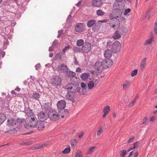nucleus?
Masks as SVG:
<instances>
[{
    "label": "nucleus",
    "mask_w": 157,
    "mask_h": 157,
    "mask_svg": "<svg viewBox=\"0 0 157 157\" xmlns=\"http://www.w3.org/2000/svg\"><path fill=\"white\" fill-rule=\"evenodd\" d=\"M37 121V119L35 117H28L26 119L25 123L26 127H35Z\"/></svg>",
    "instance_id": "nucleus-1"
},
{
    "label": "nucleus",
    "mask_w": 157,
    "mask_h": 157,
    "mask_svg": "<svg viewBox=\"0 0 157 157\" xmlns=\"http://www.w3.org/2000/svg\"><path fill=\"white\" fill-rule=\"evenodd\" d=\"M65 87L68 92L73 93H76L79 90L76 85L72 83H68Z\"/></svg>",
    "instance_id": "nucleus-2"
},
{
    "label": "nucleus",
    "mask_w": 157,
    "mask_h": 157,
    "mask_svg": "<svg viewBox=\"0 0 157 157\" xmlns=\"http://www.w3.org/2000/svg\"><path fill=\"white\" fill-rule=\"evenodd\" d=\"M61 82L60 78L58 76H54L50 80V83L54 86L59 85Z\"/></svg>",
    "instance_id": "nucleus-3"
},
{
    "label": "nucleus",
    "mask_w": 157,
    "mask_h": 157,
    "mask_svg": "<svg viewBox=\"0 0 157 157\" xmlns=\"http://www.w3.org/2000/svg\"><path fill=\"white\" fill-rule=\"evenodd\" d=\"M48 116L50 119L53 121H57L59 118V115L57 112L52 110L49 111Z\"/></svg>",
    "instance_id": "nucleus-4"
},
{
    "label": "nucleus",
    "mask_w": 157,
    "mask_h": 157,
    "mask_svg": "<svg viewBox=\"0 0 157 157\" xmlns=\"http://www.w3.org/2000/svg\"><path fill=\"white\" fill-rule=\"evenodd\" d=\"M121 48L120 43L117 40H116L112 45L111 49L112 51L116 53L120 51Z\"/></svg>",
    "instance_id": "nucleus-5"
},
{
    "label": "nucleus",
    "mask_w": 157,
    "mask_h": 157,
    "mask_svg": "<svg viewBox=\"0 0 157 157\" xmlns=\"http://www.w3.org/2000/svg\"><path fill=\"white\" fill-rule=\"evenodd\" d=\"M86 26L83 23H79L77 24L75 27V30L76 32L81 33L85 30Z\"/></svg>",
    "instance_id": "nucleus-6"
},
{
    "label": "nucleus",
    "mask_w": 157,
    "mask_h": 157,
    "mask_svg": "<svg viewBox=\"0 0 157 157\" xmlns=\"http://www.w3.org/2000/svg\"><path fill=\"white\" fill-rule=\"evenodd\" d=\"M122 13L121 10H118V12L116 10H113L112 13L109 15V18L111 20L117 19L121 16Z\"/></svg>",
    "instance_id": "nucleus-7"
},
{
    "label": "nucleus",
    "mask_w": 157,
    "mask_h": 157,
    "mask_svg": "<svg viewBox=\"0 0 157 157\" xmlns=\"http://www.w3.org/2000/svg\"><path fill=\"white\" fill-rule=\"evenodd\" d=\"M91 44L90 43L85 42L82 47V50L85 53H88L91 50Z\"/></svg>",
    "instance_id": "nucleus-8"
},
{
    "label": "nucleus",
    "mask_w": 157,
    "mask_h": 157,
    "mask_svg": "<svg viewBox=\"0 0 157 157\" xmlns=\"http://www.w3.org/2000/svg\"><path fill=\"white\" fill-rule=\"evenodd\" d=\"M103 69H105L111 66L113 63L112 60L110 59H105L103 62Z\"/></svg>",
    "instance_id": "nucleus-9"
},
{
    "label": "nucleus",
    "mask_w": 157,
    "mask_h": 157,
    "mask_svg": "<svg viewBox=\"0 0 157 157\" xmlns=\"http://www.w3.org/2000/svg\"><path fill=\"white\" fill-rule=\"evenodd\" d=\"M45 124V122L42 121H37L35 127L37 128L38 130H42L44 128Z\"/></svg>",
    "instance_id": "nucleus-10"
},
{
    "label": "nucleus",
    "mask_w": 157,
    "mask_h": 157,
    "mask_svg": "<svg viewBox=\"0 0 157 157\" xmlns=\"http://www.w3.org/2000/svg\"><path fill=\"white\" fill-rule=\"evenodd\" d=\"M38 117L40 121H43L47 119L48 117V114L46 112H40L38 114Z\"/></svg>",
    "instance_id": "nucleus-11"
},
{
    "label": "nucleus",
    "mask_w": 157,
    "mask_h": 157,
    "mask_svg": "<svg viewBox=\"0 0 157 157\" xmlns=\"http://www.w3.org/2000/svg\"><path fill=\"white\" fill-rule=\"evenodd\" d=\"M102 63V62L100 61L96 62L94 65L95 69L98 71H101L102 69H103V64Z\"/></svg>",
    "instance_id": "nucleus-12"
},
{
    "label": "nucleus",
    "mask_w": 157,
    "mask_h": 157,
    "mask_svg": "<svg viewBox=\"0 0 157 157\" xmlns=\"http://www.w3.org/2000/svg\"><path fill=\"white\" fill-rule=\"evenodd\" d=\"M66 105V102L64 100L60 101L57 104L58 109L61 110L63 109L65 107Z\"/></svg>",
    "instance_id": "nucleus-13"
},
{
    "label": "nucleus",
    "mask_w": 157,
    "mask_h": 157,
    "mask_svg": "<svg viewBox=\"0 0 157 157\" xmlns=\"http://www.w3.org/2000/svg\"><path fill=\"white\" fill-rule=\"evenodd\" d=\"M122 30H117L116 31L115 33H114L112 36V37L115 40L118 39L121 37V35L123 34Z\"/></svg>",
    "instance_id": "nucleus-14"
},
{
    "label": "nucleus",
    "mask_w": 157,
    "mask_h": 157,
    "mask_svg": "<svg viewBox=\"0 0 157 157\" xmlns=\"http://www.w3.org/2000/svg\"><path fill=\"white\" fill-rule=\"evenodd\" d=\"M103 2L101 0H93L92 2V5L96 7L101 6Z\"/></svg>",
    "instance_id": "nucleus-15"
},
{
    "label": "nucleus",
    "mask_w": 157,
    "mask_h": 157,
    "mask_svg": "<svg viewBox=\"0 0 157 157\" xmlns=\"http://www.w3.org/2000/svg\"><path fill=\"white\" fill-rule=\"evenodd\" d=\"M57 69L59 71L64 72L67 71V66L63 64H60L58 65Z\"/></svg>",
    "instance_id": "nucleus-16"
},
{
    "label": "nucleus",
    "mask_w": 157,
    "mask_h": 157,
    "mask_svg": "<svg viewBox=\"0 0 157 157\" xmlns=\"http://www.w3.org/2000/svg\"><path fill=\"white\" fill-rule=\"evenodd\" d=\"M90 77V75L89 73H82L80 75V78L81 79L84 81H87Z\"/></svg>",
    "instance_id": "nucleus-17"
},
{
    "label": "nucleus",
    "mask_w": 157,
    "mask_h": 157,
    "mask_svg": "<svg viewBox=\"0 0 157 157\" xmlns=\"http://www.w3.org/2000/svg\"><path fill=\"white\" fill-rule=\"evenodd\" d=\"M104 55L105 59H110L112 56V51L110 50L107 49L105 51Z\"/></svg>",
    "instance_id": "nucleus-18"
},
{
    "label": "nucleus",
    "mask_w": 157,
    "mask_h": 157,
    "mask_svg": "<svg viewBox=\"0 0 157 157\" xmlns=\"http://www.w3.org/2000/svg\"><path fill=\"white\" fill-rule=\"evenodd\" d=\"M65 98L69 100L72 101L74 99V97L70 92L67 91V94L65 96Z\"/></svg>",
    "instance_id": "nucleus-19"
},
{
    "label": "nucleus",
    "mask_w": 157,
    "mask_h": 157,
    "mask_svg": "<svg viewBox=\"0 0 157 157\" xmlns=\"http://www.w3.org/2000/svg\"><path fill=\"white\" fill-rule=\"evenodd\" d=\"M62 52H58L54 57V58L55 60L60 61L61 60L62 56Z\"/></svg>",
    "instance_id": "nucleus-20"
},
{
    "label": "nucleus",
    "mask_w": 157,
    "mask_h": 157,
    "mask_svg": "<svg viewBox=\"0 0 157 157\" xmlns=\"http://www.w3.org/2000/svg\"><path fill=\"white\" fill-rule=\"evenodd\" d=\"M7 124L9 126L14 125L16 124V121L13 119H11L8 120Z\"/></svg>",
    "instance_id": "nucleus-21"
},
{
    "label": "nucleus",
    "mask_w": 157,
    "mask_h": 157,
    "mask_svg": "<svg viewBox=\"0 0 157 157\" xmlns=\"http://www.w3.org/2000/svg\"><path fill=\"white\" fill-rule=\"evenodd\" d=\"M146 58H144L142 60L140 65L141 70H143L144 68L146 65Z\"/></svg>",
    "instance_id": "nucleus-22"
},
{
    "label": "nucleus",
    "mask_w": 157,
    "mask_h": 157,
    "mask_svg": "<svg viewBox=\"0 0 157 157\" xmlns=\"http://www.w3.org/2000/svg\"><path fill=\"white\" fill-rule=\"evenodd\" d=\"M25 113L29 116H33L34 114V113L33 112V111L30 109H27L25 110Z\"/></svg>",
    "instance_id": "nucleus-23"
},
{
    "label": "nucleus",
    "mask_w": 157,
    "mask_h": 157,
    "mask_svg": "<svg viewBox=\"0 0 157 157\" xmlns=\"http://www.w3.org/2000/svg\"><path fill=\"white\" fill-rule=\"evenodd\" d=\"M40 96V95L38 93H35L33 94L32 98L35 100L39 101Z\"/></svg>",
    "instance_id": "nucleus-24"
},
{
    "label": "nucleus",
    "mask_w": 157,
    "mask_h": 157,
    "mask_svg": "<svg viewBox=\"0 0 157 157\" xmlns=\"http://www.w3.org/2000/svg\"><path fill=\"white\" fill-rule=\"evenodd\" d=\"M119 6L120 5L118 2H115L113 5V7L114 9L113 10H116L118 12V10H121L119 9Z\"/></svg>",
    "instance_id": "nucleus-25"
},
{
    "label": "nucleus",
    "mask_w": 157,
    "mask_h": 157,
    "mask_svg": "<svg viewBox=\"0 0 157 157\" xmlns=\"http://www.w3.org/2000/svg\"><path fill=\"white\" fill-rule=\"evenodd\" d=\"M154 38L153 37H151L146 40L144 44V45H147L150 44L152 43L153 40Z\"/></svg>",
    "instance_id": "nucleus-26"
},
{
    "label": "nucleus",
    "mask_w": 157,
    "mask_h": 157,
    "mask_svg": "<svg viewBox=\"0 0 157 157\" xmlns=\"http://www.w3.org/2000/svg\"><path fill=\"white\" fill-rule=\"evenodd\" d=\"M81 86L82 88V92L86 93L87 92V87L86 84L84 83H81Z\"/></svg>",
    "instance_id": "nucleus-27"
},
{
    "label": "nucleus",
    "mask_w": 157,
    "mask_h": 157,
    "mask_svg": "<svg viewBox=\"0 0 157 157\" xmlns=\"http://www.w3.org/2000/svg\"><path fill=\"white\" fill-rule=\"evenodd\" d=\"M6 119V116L2 113L0 114V125L2 124Z\"/></svg>",
    "instance_id": "nucleus-28"
},
{
    "label": "nucleus",
    "mask_w": 157,
    "mask_h": 157,
    "mask_svg": "<svg viewBox=\"0 0 157 157\" xmlns=\"http://www.w3.org/2000/svg\"><path fill=\"white\" fill-rule=\"evenodd\" d=\"M95 20H89L87 22V25L89 27H90L95 24Z\"/></svg>",
    "instance_id": "nucleus-29"
},
{
    "label": "nucleus",
    "mask_w": 157,
    "mask_h": 157,
    "mask_svg": "<svg viewBox=\"0 0 157 157\" xmlns=\"http://www.w3.org/2000/svg\"><path fill=\"white\" fill-rule=\"evenodd\" d=\"M51 107V104L49 103H45V104L43 105V108L45 109L46 110L49 109Z\"/></svg>",
    "instance_id": "nucleus-30"
},
{
    "label": "nucleus",
    "mask_w": 157,
    "mask_h": 157,
    "mask_svg": "<svg viewBox=\"0 0 157 157\" xmlns=\"http://www.w3.org/2000/svg\"><path fill=\"white\" fill-rule=\"evenodd\" d=\"M75 73L74 72L69 71L67 72V75L68 77H73L75 76Z\"/></svg>",
    "instance_id": "nucleus-31"
},
{
    "label": "nucleus",
    "mask_w": 157,
    "mask_h": 157,
    "mask_svg": "<svg viewBox=\"0 0 157 157\" xmlns=\"http://www.w3.org/2000/svg\"><path fill=\"white\" fill-rule=\"evenodd\" d=\"M110 111V109L109 106L107 105L104 108L103 112L104 113H106L108 114Z\"/></svg>",
    "instance_id": "nucleus-32"
},
{
    "label": "nucleus",
    "mask_w": 157,
    "mask_h": 157,
    "mask_svg": "<svg viewBox=\"0 0 157 157\" xmlns=\"http://www.w3.org/2000/svg\"><path fill=\"white\" fill-rule=\"evenodd\" d=\"M99 28V26L98 25H97L96 24H95L92 27V30L94 32L98 31Z\"/></svg>",
    "instance_id": "nucleus-33"
},
{
    "label": "nucleus",
    "mask_w": 157,
    "mask_h": 157,
    "mask_svg": "<svg viewBox=\"0 0 157 157\" xmlns=\"http://www.w3.org/2000/svg\"><path fill=\"white\" fill-rule=\"evenodd\" d=\"M71 151V147L70 146H68L66 148L62 151V153L64 154H66L70 152Z\"/></svg>",
    "instance_id": "nucleus-34"
},
{
    "label": "nucleus",
    "mask_w": 157,
    "mask_h": 157,
    "mask_svg": "<svg viewBox=\"0 0 157 157\" xmlns=\"http://www.w3.org/2000/svg\"><path fill=\"white\" fill-rule=\"evenodd\" d=\"M84 44V41L82 39H79L77 41L76 45L77 46H81Z\"/></svg>",
    "instance_id": "nucleus-35"
},
{
    "label": "nucleus",
    "mask_w": 157,
    "mask_h": 157,
    "mask_svg": "<svg viewBox=\"0 0 157 157\" xmlns=\"http://www.w3.org/2000/svg\"><path fill=\"white\" fill-rule=\"evenodd\" d=\"M94 84L93 81H90L88 84V89H92L94 86Z\"/></svg>",
    "instance_id": "nucleus-36"
},
{
    "label": "nucleus",
    "mask_w": 157,
    "mask_h": 157,
    "mask_svg": "<svg viewBox=\"0 0 157 157\" xmlns=\"http://www.w3.org/2000/svg\"><path fill=\"white\" fill-rule=\"evenodd\" d=\"M96 148L95 147L93 146L89 148V150L87 152V155H90L92 154V153L94 152V149Z\"/></svg>",
    "instance_id": "nucleus-37"
},
{
    "label": "nucleus",
    "mask_w": 157,
    "mask_h": 157,
    "mask_svg": "<svg viewBox=\"0 0 157 157\" xmlns=\"http://www.w3.org/2000/svg\"><path fill=\"white\" fill-rule=\"evenodd\" d=\"M25 119L24 118H17V121L19 124H21L24 122Z\"/></svg>",
    "instance_id": "nucleus-38"
},
{
    "label": "nucleus",
    "mask_w": 157,
    "mask_h": 157,
    "mask_svg": "<svg viewBox=\"0 0 157 157\" xmlns=\"http://www.w3.org/2000/svg\"><path fill=\"white\" fill-rule=\"evenodd\" d=\"M120 157H125L124 156L127 154V151L126 150H124L121 151Z\"/></svg>",
    "instance_id": "nucleus-39"
},
{
    "label": "nucleus",
    "mask_w": 157,
    "mask_h": 157,
    "mask_svg": "<svg viewBox=\"0 0 157 157\" xmlns=\"http://www.w3.org/2000/svg\"><path fill=\"white\" fill-rule=\"evenodd\" d=\"M130 84V83L129 82L126 81L125 83L123 85V89H125L126 88L128 87Z\"/></svg>",
    "instance_id": "nucleus-40"
},
{
    "label": "nucleus",
    "mask_w": 157,
    "mask_h": 157,
    "mask_svg": "<svg viewBox=\"0 0 157 157\" xmlns=\"http://www.w3.org/2000/svg\"><path fill=\"white\" fill-rule=\"evenodd\" d=\"M75 157H82L81 155V151L78 150L75 154Z\"/></svg>",
    "instance_id": "nucleus-41"
},
{
    "label": "nucleus",
    "mask_w": 157,
    "mask_h": 157,
    "mask_svg": "<svg viewBox=\"0 0 157 157\" xmlns=\"http://www.w3.org/2000/svg\"><path fill=\"white\" fill-rule=\"evenodd\" d=\"M71 46L70 45H67L62 50V52L64 54H65V52L67 50H69Z\"/></svg>",
    "instance_id": "nucleus-42"
},
{
    "label": "nucleus",
    "mask_w": 157,
    "mask_h": 157,
    "mask_svg": "<svg viewBox=\"0 0 157 157\" xmlns=\"http://www.w3.org/2000/svg\"><path fill=\"white\" fill-rule=\"evenodd\" d=\"M103 130L101 127H100V128H98V130L97 132V135L98 136H99L100 135L101 133L103 132Z\"/></svg>",
    "instance_id": "nucleus-43"
},
{
    "label": "nucleus",
    "mask_w": 157,
    "mask_h": 157,
    "mask_svg": "<svg viewBox=\"0 0 157 157\" xmlns=\"http://www.w3.org/2000/svg\"><path fill=\"white\" fill-rule=\"evenodd\" d=\"M138 72V70L137 69H136L133 71L131 73V76L132 77H133L135 75H136Z\"/></svg>",
    "instance_id": "nucleus-44"
},
{
    "label": "nucleus",
    "mask_w": 157,
    "mask_h": 157,
    "mask_svg": "<svg viewBox=\"0 0 157 157\" xmlns=\"http://www.w3.org/2000/svg\"><path fill=\"white\" fill-rule=\"evenodd\" d=\"M62 112L63 115H61L62 117H64V115H65L66 114H67L68 113V111L67 110H63L62 109L61 110V111L60 112Z\"/></svg>",
    "instance_id": "nucleus-45"
},
{
    "label": "nucleus",
    "mask_w": 157,
    "mask_h": 157,
    "mask_svg": "<svg viewBox=\"0 0 157 157\" xmlns=\"http://www.w3.org/2000/svg\"><path fill=\"white\" fill-rule=\"evenodd\" d=\"M114 22L113 23H114V24L116 25V27L117 28H119L120 26V21L119 20H113Z\"/></svg>",
    "instance_id": "nucleus-46"
},
{
    "label": "nucleus",
    "mask_w": 157,
    "mask_h": 157,
    "mask_svg": "<svg viewBox=\"0 0 157 157\" xmlns=\"http://www.w3.org/2000/svg\"><path fill=\"white\" fill-rule=\"evenodd\" d=\"M58 33H59L58 35L57 36V38H59L61 37L63 35V30H61L58 31Z\"/></svg>",
    "instance_id": "nucleus-47"
},
{
    "label": "nucleus",
    "mask_w": 157,
    "mask_h": 157,
    "mask_svg": "<svg viewBox=\"0 0 157 157\" xmlns=\"http://www.w3.org/2000/svg\"><path fill=\"white\" fill-rule=\"evenodd\" d=\"M97 14L98 15L101 16L104 14V13L101 10H98L97 11Z\"/></svg>",
    "instance_id": "nucleus-48"
},
{
    "label": "nucleus",
    "mask_w": 157,
    "mask_h": 157,
    "mask_svg": "<svg viewBox=\"0 0 157 157\" xmlns=\"http://www.w3.org/2000/svg\"><path fill=\"white\" fill-rule=\"evenodd\" d=\"M73 50L74 52H79L80 49L76 46H75L73 48Z\"/></svg>",
    "instance_id": "nucleus-49"
},
{
    "label": "nucleus",
    "mask_w": 157,
    "mask_h": 157,
    "mask_svg": "<svg viewBox=\"0 0 157 157\" xmlns=\"http://www.w3.org/2000/svg\"><path fill=\"white\" fill-rule=\"evenodd\" d=\"M44 145L43 144L41 145H39L37 146V147H35V149H41L43 147Z\"/></svg>",
    "instance_id": "nucleus-50"
},
{
    "label": "nucleus",
    "mask_w": 157,
    "mask_h": 157,
    "mask_svg": "<svg viewBox=\"0 0 157 157\" xmlns=\"http://www.w3.org/2000/svg\"><path fill=\"white\" fill-rule=\"evenodd\" d=\"M59 43L58 40H55L53 42L52 46H56Z\"/></svg>",
    "instance_id": "nucleus-51"
},
{
    "label": "nucleus",
    "mask_w": 157,
    "mask_h": 157,
    "mask_svg": "<svg viewBox=\"0 0 157 157\" xmlns=\"http://www.w3.org/2000/svg\"><path fill=\"white\" fill-rule=\"evenodd\" d=\"M130 11H131V9L129 8H128V9H126L124 11V15H127L128 14V13L130 12Z\"/></svg>",
    "instance_id": "nucleus-52"
},
{
    "label": "nucleus",
    "mask_w": 157,
    "mask_h": 157,
    "mask_svg": "<svg viewBox=\"0 0 157 157\" xmlns=\"http://www.w3.org/2000/svg\"><path fill=\"white\" fill-rule=\"evenodd\" d=\"M111 43L112 41L111 40H109L108 41L107 43L106 47L107 48H110L111 46Z\"/></svg>",
    "instance_id": "nucleus-53"
},
{
    "label": "nucleus",
    "mask_w": 157,
    "mask_h": 157,
    "mask_svg": "<svg viewBox=\"0 0 157 157\" xmlns=\"http://www.w3.org/2000/svg\"><path fill=\"white\" fill-rule=\"evenodd\" d=\"M147 116H146L143 119L142 124H145L147 121Z\"/></svg>",
    "instance_id": "nucleus-54"
},
{
    "label": "nucleus",
    "mask_w": 157,
    "mask_h": 157,
    "mask_svg": "<svg viewBox=\"0 0 157 157\" xmlns=\"http://www.w3.org/2000/svg\"><path fill=\"white\" fill-rule=\"evenodd\" d=\"M150 18V16L148 13H147L144 16V19H149Z\"/></svg>",
    "instance_id": "nucleus-55"
},
{
    "label": "nucleus",
    "mask_w": 157,
    "mask_h": 157,
    "mask_svg": "<svg viewBox=\"0 0 157 157\" xmlns=\"http://www.w3.org/2000/svg\"><path fill=\"white\" fill-rule=\"evenodd\" d=\"M154 32L155 34L157 35V22L155 24L154 27Z\"/></svg>",
    "instance_id": "nucleus-56"
},
{
    "label": "nucleus",
    "mask_w": 157,
    "mask_h": 157,
    "mask_svg": "<svg viewBox=\"0 0 157 157\" xmlns=\"http://www.w3.org/2000/svg\"><path fill=\"white\" fill-rule=\"evenodd\" d=\"M135 138L134 136H132L128 140V143H131L134 139Z\"/></svg>",
    "instance_id": "nucleus-57"
},
{
    "label": "nucleus",
    "mask_w": 157,
    "mask_h": 157,
    "mask_svg": "<svg viewBox=\"0 0 157 157\" xmlns=\"http://www.w3.org/2000/svg\"><path fill=\"white\" fill-rule=\"evenodd\" d=\"M75 71L76 72L81 73L82 72V69L79 67H78L76 69Z\"/></svg>",
    "instance_id": "nucleus-58"
},
{
    "label": "nucleus",
    "mask_w": 157,
    "mask_h": 157,
    "mask_svg": "<svg viewBox=\"0 0 157 157\" xmlns=\"http://www.w3.org/2000/svg\"><path fill=\"white\" fill-rule=\"evenodd\" d=\"M76 143V140L75 139L74 140V142L71 143V145L72 147H74L75 146V144Z\"/></svg>",
    "instance_id": "nucleus-59"
},
{
    "label": "nucleus",
    "mask_w": 157,
    "mask_h": 157,
    "mask_svg": "<svg viewBox=\"0 0 157 157\" xmlns=\"http://www.w3.org/2000/svg\"><path fill=\"white\" fill-rule=\"evenodd\" d=\"M139 145L138 142V141L135 143L133 144V147H134L135 148L137 147Z\"/></svg>",
    "instance_id": "nucleus-60"
},
{
    "label": "nucleus",
    "mask_w": 157,
    "mask_h": 157,
    "mask_svg": "<svg viewBox=\"0 0 157 157\" xmlns=\"http://www.w3.org/2000/svg\"><path fill=\"white\" fill-rule=\"evenodd\" d=\"M84 134V133L83 132H81L78 135V136L79 138H81V137L83 136Z\"/></svg>",
    "instance_id": "nucleus-61"
},
{
    "label": "nucleus",
    "mask_w": 157,
    "mask_h": 157,
    "mask_svg": "<svg viewBox=\"0 0 157 157\" xmlns=\"http://www.w3.org/2000/svg\"><path fill=\"white\" fill-rule=\"evenodd\" d=\"M20 144L21 145H29L30 144H29V142H22V143H20Z\"/></svg>",
    "instance_id": "nucleus-62"
},
{
    "label": "nucleus",
    "mask_w": 157,
    "mask_h": 157,
    "mask_svg": "<svg viewBox=\"0 0 157 157\" xmlns=\"http://www.w3.org/2000/svg\"><path fill=\"white\" fill-rule=\"evenodd\" d=\"M40 66V63H38L35 65L36 69L38 70Z\"/></svg>",
    "instance_id": "nucleus-63"
},
{
    "label": "nucleus",
    "mask_w": 157,
    "mask_h": 157,
    "mask_svg": "<svg viewBox=\"0 0 157 157\" xmlns=\"http://www.w3.org/2000/svg\"><path fill=\"white\" fill-rule=\"evenodd\" d=\"M120 30H122V33H123V34L124 33H125L127 32V30L126 29H121Z\"/></svg>",
    "instance_id": "nucleus-64"
}]
</instances>
